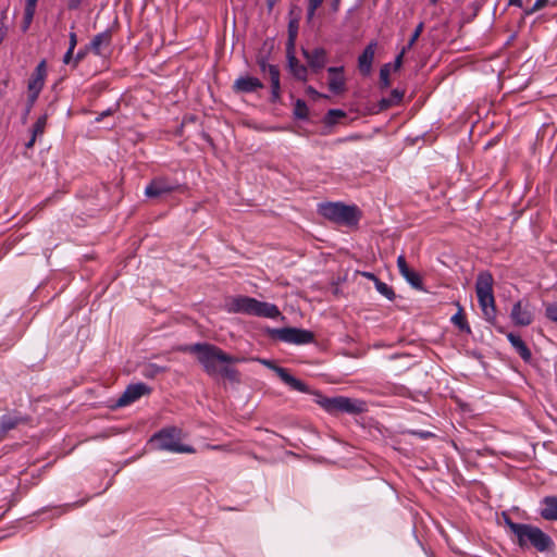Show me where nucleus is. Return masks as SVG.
Here are the masks:
<instances>
[{"label": "nucleus", "mask_w": 557, "mask_h": 557, "mask_svg": "<svg viewBox=\"0 0 557 557\" xmlns=\"http://www.w3.org/2000/svg\"><path fill=\"white\" fill-rule=\"evenodd\" d=\"M408 50L406 48H403V50L400 51V53L396 57L395 59V62H394V69L395 70H398L401 64H403V59H404V54L407 52Z\"/></svg>", "instance_id": "ea45409f"}, {"label": "nucleus", "mask_w": 557, "mask_h": 557, "mask_svg": "<svg viewBox=\"0 0 557 557\" xmlns=\"http://www.w3.org/2000/svg\"><path fill=\"white\" fill-rule=\"evenodd\" d=\"M339 1H341V0H333V1H332V8H333V10H334V11H337V10H338Z\"/></svg>", "instance_id": "3c124183"}, {"label": "nucleus", "mask_w": 557, "mask_h": 557, "mask_svg": "<svg viewBox=\"0 0 557 557\" xmlns=\"http://www.w3.org/2000/svg\"><path fill=\"white\" fill-rule=\"evenodd\" d=\"M544 307L546 318L557 323V302H546Z\"/></svg>", "instance_id": "473e14b6"}, {"label": "nucleus", "mask_w": 557, "mask_h": 557, "mask_svg": "<svg viewBox=\"0 0 557 557\" xmlns=\"http://www.w3.org/2000/svg\"><path fill=\"white\" fill-rule=\"evenodd\" d=\"M47 77V63L45 60L40 61L33 72L28 85V101L30 104H34L38 99Z\"/></svg>", "instance_id": "9d476101"}, {"label": "nucleus", "mask_w": 557, "mask_h": 557, "mask_svg": "<svg viewBox=\"0 0 557 557\" xmlns=\"http://www.w3.org/2000/svg\"><path fill=\"white\" fill-rule=\"evenodd\" d=\"M330 114H335V115H338V116H344V113L341 110H331Z\"/></svg>", "instance_id": "603ef678"}, {"label": "nucleus", "mask_w": 557, "mask_h": 557, "mask_svg": "<svg viewBox=\"0 0 557 557\" xmlns=\"http://www.w3.org/2000/svg\"><path fill=\"white\" fill-rule=\"evenodd\" d=\"M77 46V35L74 32H71L69 35V48L75 50Z\"/></svg>", "instance_id": "a19ab883"}, {"label": "nucleus", "mask_w": 557, "mask_h": 557, "mask_svg": "<svg viewBox=\"0 0 557 557\" xmlns=\"http://www.w3.org/2000/svg\"><path fill=\"white\" fill-rule=\"evenodd\" d=\"M450 321L460 331L466 332V333H471L470 325L466 320L463 309L461 307H459L458 312L451 317Z\"/></svg>", "instance_id": "393cba45"}, {"label": "nucleus", "mask_w": 557, "mask_h": 557, "mask_svg": "<svg viewBox=\"0 0 557 557\" xmlns=\"http://www.w3.org/2000/svg\"><path fill=\"white\" fill-rule=\"evenodd\" d=\"M507 339L516 350V352L524 360L529 361L531 359V351L525 345V343L521 339V337L512 332L506 334Z\"/></svg>", "instance_id": "412c9836"}, {"label": "nucleus", "mask_w": 557, "mask_h": 557, "mask_svg": "<svg viewBox=\"0 0 557 557\" xmlns=\"http://www.w3.org/2000/svg\"><path fill=\"white\" fill-rule=\"evenodd\" d=\"M319 405L330 414H359L367 411L366 401L345 396L323 397L319 401Z\"/></svg>", "instance_id": "0eeeda50"}, {"label": "nucleus", "mask_w": 557, "mask_h": 557, "mask_svg": "<svg viewBox=\"0 0 557 557\" xmlns=\"http://www.w3.org/2000/svg\"><path fill=\"white\" fill-rule=\"evenodd\" d=\"M37 2L38 0H26L25 5L37 9Z\"/></svg>", "instance_id": "09e8293b"}, {"label": "nucleus", "mask_w": 557, "mask_h": 557, "mask_svg": "<svg viewBox=\"0 0 557 557\" xmlns=\"http://www.w3.org/2000/svg\"><path fill=\"white\" fill-rule=\"evenodd\" d=\"M437 0H431L432 3H436Z\"/></svg>", "instance_id": "6e6d98bb"}, {"label": "nucleus", "mask_w": 557, "mask_h": 557, "mask_svg": "<svg viewBox=\"0 0 557 557\" xmlns=\"http://www.w3.org/2000/svg\"><path fill=\"white\" fill-rule=\"evenodd\" d=\"M38 137H34V135L32 134V137L26 143V148L27 149H30L33 148V146L35 145L36 140H37Z\"/></svg>", "instance_id": "37998d69"}, {"label": "nucleus", "mask_w": 557, "mask_h": 557, "mask_svg": "<svg viewBox=\"0 0 557 557\" xmlns=\"http://www.w3.org/2000/svg\"><path fill=\"white\" fill-rule=\"evenodd\" d=\"M414 434L419 435L421 438H428L430 436H433V434L431 432H414Z\"/></svg>", "instance_id": "de8ad7c7"}, {"label": "nucleus", "mask_w": 557, "mask_h": 557, "mask_svg": "<svg viewBox=\"0 0 557 557\" xmlns=\"http://www.w3.org/2000/svg\"><path fill=\"white\" fill-rule=\"evenodd\" d=\"M423 27H424L423 23L418 24V26L416 27L414 32L412 33L408 44L404 48H406L407 50H410L413 47V45L417 42V40L419 39V37L422 34Z\"/></svg>", "instance_id": "72a5a7b5"}, {"label": "nucleus", "mask_w": 557, "mask_h": 557, "mask_svg": "<svg viewBox=\"0 0 557 557\" xmlns=\"http://www.w3.org/2000/svg\"><path fill=\"white\" fill-rule=\"evenodd\" d=\"M224 308L228 313H243L270 319H276L281 315L277 306L248 296L228 297L225 300Z\"/></svg>", "instance_id": "7ed1b4c3"}, {"label": "nucleus", "mask_w": 557, "mask_h": 557, "mask_svg": "<svg viewBox=\"0 0 557 557\" xmlns=\"http://www.w3.org/2000/svg\"><path fill=\"white\" fill-rule=\"evenodd\" d=\"M259 361L267 368L273 370L277 376L292 389L300 393H309V387L300 380L296 379L285 368L276 366L272 360L259 359Z\"/></svg>", "instance_id": "9b49d317"}, {"label": "nucleus", "mask_w": 557, "mask_h": 557, "mask_svg": "<svg viewBox=\"0 0 557 557\" xmlns=\"http://www.w3.org/2000/svg\"><path fill=\"white\" fill-rule=\"evenodd\" d=\"M20 423V418L12 414H4L0 417V431L8 432L14 429Z\"/></svg>", "instance_id": "a878e982"}, {"label": "nucleus", "mask_w": 557, "mask_h": 557, "mask_svg": "<svg viewBox=\"0 0 557 557\" xmlns=\"http://www.w3.org/2000/svg\"><path fill=\"white\" fill-rule=\"evenodd\" d=\"M38 137H34V135L32 134V137L26 143V148L27 149H30L33 148V146L35 145L36 140H37Z\"/></svg>", "instance_id": "c03bdc74"}, {"label": "nucleus", "mask_w": 557, "mask_h": 557, "mask_svg": "<svg viewBox=\"0 0 557 557\" xmlns=\"http://www.w3.org/2000/svg\"><path fill=\"white\" fill-rule=\"evenodd\" d=\"M319 213L325 219L344 226H355L360 219L356 206H346L341 202L321 203L319 206Z\"/></svg>", "instance_id": "423d86ee"}, {"label": "nucleus", "mask_w": 557, "mask_h": 557, "mask_svg": "<svg viewBox=\"0 0 557 557\" xmlns=\"http://www.w3.org/2000/svg\"><path fill=\"white\" fill-rule=\"evenodd\" d=\"M108 114H110V111H106V112H103V113H102V116H103V115H108Z\"/></svg>", "instance_id": "5fc2aeb1"}, {"label": "nucleus", "mask_w": 557, "mask_h": 557, "mask_svg": "<svg viewBox=\"0 0 557 557\" xmlns=\"http://www.w3.org/2000/svg\"><path fill=\"white\" fill-rule=\"evenodd\" d=\"M404 98V91H400L398 89H394L388 98H383L380 101V108L382 110L388 109L391 107L397 106L401 102Z\"/></svg>", "instance_id": "b1692460"}, {"label": "nucleus", "mask_w": 557, "mask_h": 557, "mask_svg": "<svg viewBox=\"0 0 557 557\" xmlns=\"http://www.w3.org/2000/svg\"><path fill=\"white\" fill-rule=\"evenodd\" d=\"M375 288L376 290L384 297H386L389 300H393L395 298V293L391 286H388L386 283L375 280Z\"/></svg>", "instance_id": "c85d7f7f"}, {"label": "nucleus", "mask_w": 557, "mask_h": 557, "mask_svg": "<svg viewBox=\"0 0 557 557\" xmlns=\"http://www.w3.org/2000/svg\"><path fill=\"white\" fill-rule=\"evenodd\" d=\"M288 57V66L290 69L292 74L299 81L306 82L308 79V69L304 64H301L297 58L294 55V51L290 53L287 52Z\"/></svg>", "instance_id": "4be33fe9"}, {"label": "nucleus", "mask_w": 557, "mask_h": 557, "mask_svg": "<svg viewBox=\"0 0 557 557\" xmlns=\"http://www.w3.org/2000/svg\"><path fill=\"white\" fill-rule=\"evenodd\" d=\"M508 4L517 8H522V0H508Z\"/></svg>", "instance_id": "49530a36"}, {"label": "nucleus", "mask_w": 557, "mask_h": 557, "mask_svg": "<svg viewBox=\"0 0 557 557\" xmlns=\"http://www.w3.org/2000/svg\"><path fill=\"white\" fill-rule=\"evenodd\" d=\"M82 0H69L70 9H77L81 4Z\"/></svg>", "instance_id": "79ce46f5"}, {"label": "nucleus", "mask_w": 557, "mask_h": 557, "mask_svg": "<svg viewBox=\"0 0 557 557\" xmlns=\"http://www.w3.org/2000/svg\"><path fill=\"white\" fill-rule=\"evenodd\" d=\"M505 525L513 535L515 543L521 549L533 548L539 553H549L555 548L553 539L536 525L513 522L508 516H504Z\"/></svg>", "instance_id": "f03ea898"}, {"label": "nucleus", "mask_w": 557, "mask_h": 557, "mask_svg": "<svg viewBox=\"0 0 557 557\" xmlns=\"http://www.w3.org/2000/svg\"><path fill=\"white\" fill-rule=\"evenodd\" d=\"M376 46V41H371L358 58V69L362 75L371 73Z\"/></svg>", "instance_id": "f3484780"}, {"label": "nucleus", "mask_w": 557, "mask_h": 557, "mask_svg": "<svg viewBox=\"0 0 557 557\" xmlns=\"http://www.w3.org/2000/svg\"><path fill=\"white\" fill-rule=\"evenodd\" d=\"M208 448L214 449V450H222V449H224V446H222V445H209Z\"/></svg>", "instance_id": "8fccbe9b"}, {"label": "nucleus", "mask_w": 557, "mask_h": 557, "mask_svg": "<svg viewBox=\"0 0 557 557\" xmlns=\"http://www.w3.org/2000/svg\"><path fill=\"white\" fill-rule=\"evenodd\" d=\"M493 276L488 272H481L475 283V293L483 317L491 324L496 321V305L493 294Z\"/></svg>", "instance_id": "20e7f679"}, {"label": "nucleus", "mask_w": 557, "mask_h": 557, "mask_svg": "<svg viewBox=\"0 0 557 557\" xmlns=\"http://www.w3.org/2000/svg\"><path fill=\"white\" fill-rule=\"evenodd\" d=\"M46 125L47 115L39 116L32 128V134L34 135V137H41L45 133Z\"/></svg>", "instance_id": "c756f323"}, {"label": "nucleus", "mask_w": 557, "mask_h": 557, "mask_svg": "<svg viewBox=\"0 0 557 557\" xmlns=\"http://www.w3.org/2000/svg\"><path fill=\"white\" fill-rule=\"evenodd\" d=\"M397 267L400 274L407 272L410 268L407 264L406 258L404 255L398 256L397 258Z\"/></svg>", "instance_id": "4c0bfd02"}, {"label": "nucleus", "mask_w": 557, "mask_h": 557, "mask_svg": "<svg viewBox=\"0 0 557 557\" xmlns=\"http://www.w3.org/2000/svg\"><path fill=\"white\" fill-rule=\"evenodd\" d=\"M36 14V9L35 8H30V7H26L24 8V14H23V21H22V24H21V29L23 33H26L32 23H33V20H34V16Z\"/></svg>", "instance_id": "bb28decb"}, {"label": "nucleus", "mask_w": 557, "mask_h": 557, "mask_svg": "<svg viewBox=\"0 0 557 557\" xmlns=\"http://www.w3.org/2000/svg\"><path fill=\"white\" fill-rule=\"evenodd\" d=\"M63 63L66 64V65H72L74 64V50L72 49H67V51L64 53L63 55Z\"/></svg>", "instance_id": "58836bf2"}, {"label": "nucleus", "mask_w": 557, "mask_h": 557, "mask_svg": "<svg viewBox=\"0 0 557 557\" xmlns=\"http://www.w3.org/2000/svg\"><path fill=\"white\" fill-rule=\"evenodd\" d=\"M178 188V184L168 177L159 176L153 178L145 188L148 198H157L171 194Z\"/></svg>", "instance_id": "f8f14e48"}, {"label": "nucleus", "mask_w": 557, "mask_h": 557, "mask_svg": "<svg viewBox=\"0 0 557 557\" xmlns=\"http://www.w3.org/2000/svg\"><path fill=\"white\" fill-rule=\"evenodd\" d=\"M299 21L293 18L288 23V39L286 42V50L288 53L295 50V44L298 36Z\"/></svg>", "instance_id": "5701e85b"}, {"label": "nucleus", "mask_w": 557, "mask_h": 557, "mask_svg": "<svg viewBox=\"0 0 557 557\" xmlns=\"http://www.w3.org/2000/svg\"><path fill=\"white\" fill-rule=\"evenodd\" d=\"M181 350L195 355L198 362L209 375L221 374L226 377H232L235 374V370L231 369L228 364L237 362L238 359L227 355L215 345L196 343L186 345L181 348Z\"/></svg>", "instance_id": "f257e3e1"}, {"label": "nucleus", "mask_w": 557, "mask_h": 557, "mask_svg": "<svg viewBox=\"0 0 557 557\" xmlns=\"http://www.w3.org/2000/svg\"><path fill=\"white\" fill-rule=\"evenodd\" d=\"M362 276L373 281L375 283V280H379L373 273L371 272H362Z\"/></svg>", "instance_id": "a18cd8bd"}, {"label": "nucleus", "mask_w": 557, "mask_h": 557, "mask_svg": "<svg viewBox=\"0 0 557 557\" xmlns=\"http://www.w3.org/2000/svg\"><path fill=\"white\" fill-rule=\"evenodd\" d=\"M261 88H263L262 82L259 78L252 76H240L234 82L233 85L234 91L243 94L255 92Z\"/></svg>", "instance_id": "a211bd4d"}, {"label": "nucleus", "mask_w": 557, "mask_h": 557, "mask_svg": "<svg viewBox=\"0 0 557 557\" xmlns=\"http://www.w3.org/2000/svg\"><path fill=\"white\" fill-rule=\"evenodd\" d=\"M509 317L515 326H529L534 322L535 307L528 298H521L512 305Z\"/></svg>", "instance_id": "1a4fd4ad"}, {"label": "nucleus", "mask_w": 557, "mask_h": 557, "mask_svg": "<svg viewBox=\"0 0 557 557\" xmlns=\"http://www.w3.org/2000/svg\"><path fill=\"white\" fill-rule=\"evenodd\" d=\"M88 51H90L89 46L77 51V53L74 55L73 69L78 66V64L86 58Z\"/></svg>", "instance_id": "c9c22d12"}, {"label": "nucleus", "mask_w": 557, "mask_h": 557, "mask_svg": "<svg viewBox=\"0 0 557 557\" xmlns=\"http://www.w3.org/2000/svg\"><path fill=\"white\" fill-rule=\"evenodd\" d=\"M294 114L298 119H307L309 109L304 100L298 99L295 103Z\"/></svg>", "instance_id": "7c9ffc66"}, {"label": "nucleus", "mask_w": 557, "mask_h": 557, "mask_svg": "<svg viewBox=\"0 0 557 557\" xmlns=\"http://www.w3.org/2000/svg\"><path fill=\"white\" fill-rule=\"evenodd\" d=\"M324 0H309L307 9V18L311 21L315 14V11L321 7Z\"/></svg>", "instance_id": "f704fd0d"}, {"label": "nucleus", "mask_w": 557, "mask_h": 557, "mask_svg": "<svg viewBox=\"0 0 557 557\" xmlns=\"http://www.w3.org/2000/svg\"><path fill=\"white\" fill-rule=\"evenodd\" d=\"M302 54L311 71L320 72L327 62V52L324 48H314L312 50L302 49Z\"/></svg>", "instance_id": "4468645a"}, {"label": "nucleus", "mask_w": 557, "mask_h": 557, "mask_svg": "<svg viewBox=\"0 0 557 557\" xmlns=\"http://www.w3.org/2000/svg\"><path fill=\"white\" fill-rule=\"evenodd\" d=\"M112 41V35L110 30H104L102 33L97 34L90 41L89 49L90 51L98 55L103 57L106 52L109 50V47Z\"/></svg>", "instance_id": "dca6fc26"}, {"label": "nucleus", "mask_w": 557, "mask_h": 557, "mask_svg": "<svg viewBox=\"0 0 557 557\" xmlns=\"http://www.w3.org/2000/svg\"><path fill=\"white\" fill-rule=\"evenodd\" d=\"M184 432L176 426L164 428L153 435L151 442L160 450H166L175 454H194L195 448L183 444Z\"/></svg>", "instance_id": "39448f33"}, {"label": "nucleus", "mask_w": 557, "mask_h": 557, "mask_svg": "<svg viewBox=\"0 0 557 557\" xmlns=\"http://www.w3.org/2000/svg\"><path fill=\"white\" fill-rule=\"evenodd\" d=\"M549 0H535L533 7L529 9L525 13L527 14H533L543 8H545L548 4Z\"/></svg>", "instance_id": "e433bc0d"}, {"label": "nucleus", "mask_w": 557, "mask_h": 557, "mask_svg": "<svg viewBox=\"0 0 557 557\" xmlns=\"http://www.w3.org/2000/svg\"><path fill=\"white\" fill-rule=\"evenodd\" d=\"M540 513L545 520L557 521V497L546 496L543 498Z\"/></svg>", "instance_id": "aec40b11"}, {"label": "nucleus", "mask_w": 557, "mask_h": 557, "mask_svg": "<svg viewBox=\"0 0 557 557\" xmlns=\"http://www.w3.org/2000/svg\"><path fill=\"white\" fill-rule=\"evenodd\" d=\"M149 393L150 388L145 383L131 384L117 399L116 404L119 407H125Z\"/></svg>", "instance_id": "ddd939ff"}, {"label": "nucleus", "mask_w": 557, "mask_h": 557, "mask_svg": "<svg viewBox=\"0 0 557 557\" xmlns=\"http://www.w3.org/2000/svg\"><path fill=\"white\" fill-rule=\"evenodd\" d=\"M401 276H403V277H404V278H405V280H406V281H407V282H408L412 287L418 288V289L422 288V280H421L420 275H419L416 271H413V270L409 269L407 272H405L404 274H401Z\"/></svg>", "instance_id": "cd10ccee"}, {"label": "nucleus", "mask_w": 557, "mask_h": 557, "mask_svg": "<svg viewBox=\"0 0 557 557\" xmlns=\"http://www.w3.org/2000/svg\"><path fill=\"white\" fill-rule=\"evenodd\" d=\"M268 334L271 338L295 345L310 344L314 341L311 331L297 327L270 329Z\"/></svg>", "instance_id": "6e6552de"}, {"label": "nucleus", "mask_w": 557, "mask_h": 557, "mask_svg": "<svg viewBox=\"0 0 557 557\" xmlns=\"http://www.w3.org/2000/svg\"><path fill=\"white\" fill-rule=\"evenodd\" d=\"M274 1H275V0H268V2H269V4H270V7H272V5H273Z\"/></svg>", "instance_id": "864d4df0"}, {"label": "nucleus", "mask_w": 557, "mask_h": 557, "mask_svg": "<svg viewBox=\"0 0 557 557\" xmlns=\"http://www.w3.org/2000/svg\"><path fill=\"white\" fill-rule=\"evenodd\" d=\"M389 74L391 64H384L380 70V85L382 88H387L391 85Z\"/></svg>", "instance_id": "2f4dec72"}, {"label": "nucleus", "mask_w": 557, "mask_h": 557, "mask_svg": "<svg viewBox=\"0 0 557 557\" xmlns=\"http://www.w3.org/2000/svg\"><path fill=\"white\" fill-rule=\"evenodd\" d=\"M262 72L268 73L271 81V88H272V99L275 101L280 98V89H281V83H280V70L276 65L273 64H267L265 62H262L260 64Z\"/></svg>", "instance_id": "6ab92c4d"}, {"label": "nucleus", "mask_w": 557, "mask_h": 557, "mask_svg": "<svg viewBox=\"0 0 557 557\" xmlns=\"http://www.w3.org/2000/svg\"><path fill=\"white\" fill-rule=\"evenodd\" d=\"M327 86L332 94L339 95L346 90V78L343 66H331L327 69Z\"/></svg>", "instance_id": "2eb2a0df"}]
</instances>
